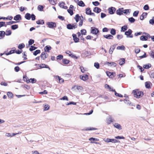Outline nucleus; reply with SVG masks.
Masks as SVG:
<instances>
[{"label": "nucleus", "instance_id": "1", "mask_svg": "<svg viewBox=\"0 0 154 154\" xmlns=\"http://www.w3.org/2000/svg\"><path fill=\"white\" fill-rule=\"evenodd\" d=\"M133 93L135 97L139 98L142 97L143 95V92L142 91H139L138 90H134L133 91Z\"/></svg>", "mask_w": 154, "mask_h": 154}, {"label": "nucleus", "instance_id": "2", "mask_svg": "<svg viewBox=\"0 0 154 154\" xmlns=\"http://www.w3.org/2000/svg\"><path fill=\"white\" fill-rule=\"evenodd\" d=\"M78 25L76 23H74L72 24H68L67 25V28L69 29H75L77 27Z\"/></svg>", "mask_w": 154, "mask_h": 154}, {"label": "nucleus", "instance_id": "3", "mask_svg": "<svg viewBox=\"0 0 154 154\" xmlns=\"http://www.w3.org/2000/svg\"><path fill=\"white\" fill-rule=\"evenodd\" d=\"M91 33L95 35H97V34L99 32L98 29L94 27H91Z\"/></svg>", "mask_w": 154, "mask_h": 154}, {"label": "nucleus", "instance_id": "4", "mask_svg": "<svg viewBox=\"0 0 154 154\" xmlns=\"http://www.w3.org/2000/svg\"><path fill=\"white\" fill-rule=\"evenodd\" d=\"M47 25H48V27L50 28H53L56 26V24L54 22H48L47 23Z\"/></svg>", "mask_w": 154, "mask_h": 154}, {"label": "nucleus", "instance_id": "5", "mask_svg": "<svg viewBox=\"0 0 154 154\" xmlns=\"http://www.w3.org/2000/svg\"><path fill=\"white\" fill-rule=\"evenodd\" d=\"M104 141L107 143L112 142V143H116L118 142V140L115 139L106 138L104 140Z\"/></svg>", "mask_w": 154, "mask_h": 154}, {"label": "nucleus", "instance_id": "6", "mask_svg": "<svg viewBox=\"0 0 154 154\" xmlns=\"http://www.w3.org/2000/svg\"><path fill=\"white\" fill-rule=\"evenodd\" d=\"M80 79L84 81L87 80L88 78V75L87 74H84L80 76Z\"/></svg>", "mask_w": 154, "mask_h": 154}, {"label": "nucleus", "instance_id": "7", "mask_svg": "<svg viewBox=\"0 0 154 154\" xmlns=\"http://www.w3.org/2000/svg\"><path fill=\"white\" fill-rule=\"evenodd\" d=\"M48 56V54H47V53H45V52H42L40 55L42 59L43 60H45Z\"/></svg>", "mask_w": 154, "mask_h": 154}, {"label": "nucleus", "instance_id": "8", "mask_svg": "<svg viewBox=\"0 0 154 154\" xmlns=\"http://www.w3.org/2000/svg\"><path fill=\"white\" fill-rule=\"evenodd\" d=\"M123 8H119L116 11V13L117 15H121L123 14Z\"/></svg>", "mask_w": 154, "mask_h": 154}, {"label": "nucleus", "instance_id": "9", "mask_svg": "<svg viewBox=\"0 0 154 154\" xmlns=\"http://www.w3.org/2000/svg\"><path fill=\"white\" fill-rule=\"evenodd\" d=\"M108 11H109V13L110 14H112L115 13L116 11V8L114 7H111L108 9Z\"/></svg>", "mask_w": 154, "mask_h": 154}, {"label": "nucleus", "instance_id": "10", "mask_svg": "<svg viewBox=\"0 0 154 154\" xmlns=\"http://www.w3.org/2000/svg\"><path fill=\"white\" fill-rule=\"evenodd\" d=\"M38 65L41 68H46L48 69L49 70H51V69L49 67L48 65L45 64H38Z\"/></svg>", "mask_w": 154, "mask_h": 154}, {"label": "nucleus", "instance_id": "11", "mask_svg": "<svg viewBox=\"0 0 154 154\" xmlns=\"http://www.w3.org/2000/svg\"><path fill=\"white\" fill-rule=\"evenodd\" d=\"M72 36L73 38V40L75 43L78 42H79V39L77 38V35L75 34H73Z\"/></svg>", "mask_w": 154, "mask_h": 154}, {"label": "nucleus", "instance_id": "12", "mask_svg": "<svg viewBox=\"0 0 154 154\" xmlns=\"http://www.w3.org/2000/svg\"><path fill=\"white\" fill-rule=\"evenodd\" d=\"M132 31L131 29H129L127 31H126L125 32V35H126L127 38H128L129 36L132 33Z\"/></svg>", "mask_w": 154, "mask_h": 154}, {"label": "nucleus", "instance_id": "13", "mask_svg": "<svg viewBox=\"0 0 154 154\" xmlns=\"http://www.w3.org/2000/svg\"><path fill=\"white\" fill-rule=\"evenodd\" d=\"M103 37L107 39H112L113 38V36L110 34H108L107 35H104L103 36Z\"/></svg>", "mask_w": 154, "mask_h": 154}, {"label": "nucleus", "instance_id": "14", "mask_svg": "<svg viewBox=\"0 0 154 154\" xmlns=\"http://www.w3.org/2000/svg\"><path fill=\"white\" fill-rule=\"evenodd\" d=\"M52 48L50 45L46 46L44 48L45 51L48 52H49V51Z\"/></svg>", "mask_w": 154, "mask_h": 154}, {"label": "nucleus", "instance_id": "15", "mask_svg": "<svg viewBox=\"0 0 154 154\" xmlns=\"http://www.w3.org/2000/svg\"><path fill=\"white\" fill-rule=\"evenodd\" d=\"M113 126L114 127L119 130H121L122 129L121 126L118 123H115L113 125Z\"/></svg>", "mask_w": 154, "mask_h": 154}, {"label": "nucleus", "instance_id": "16", "mask_svg": "<svg viewBox=\"0 0 154 154\" xmlns=\"http://www.w3.org/2000/svg\"><path fill=\"white\" fill-rule=\"evenodd\" d=\"M21 16L20 14H17L14 17V20L17 21L21 20Z\"/></svg>", "mask_w": 154, "mask_h": 154}, {"label": "nucleus", "instance_id": "17", "mask_svg": "<svg viewBox=\"0 0 154 154\" xmlns=\"http://www.w3.org/2000/svg\"><path fill=\"white\" fill-rule=\"evenodd\" d=\"M36 81V80L34 78H31L30 79L28 80V81H26V82L28 83L29 82H31L32 83H35Z\"/></svg>", "mask_w": 154, "mask_h": 154}, {"label": "nucleus", "instance_id": "18", "mask_svg": "<svg viewBox=\"0 0 154 154\" xmlns=\"http://www.w3.org/2000/svg\"><path fill=\"white\" fill-rule=\"evenodd\" d=\"M115 48V45H113L111 46L109 51V53L110 54H112Z\"/></svg>", "mask_w": 154, "mask_h": 154}, {"label": "nucleus", "instance_id": "19", "mask_svg": "<svg viewBox=\"0 0 154 154\" xmlns=\"http://www.w3.org/2000/svg\"><path fill=\"white\" fill-rule=\"evenodd\" d=\"M93 11L97 13H99L101 11V9L98 7H96L94 8Z\"/></svg>", "mask_w": 154, "mask_h": 154}, {"label": "nucleus", "instance_id": "20", "mask_svg": "<svg viewBox=\"0 0 154 154\" xmlns=\"http://www.w3.org/2000/svg\"><path fill=\"white\" fill-rule=\"evenodd\" d=\"M147 14L146 13V12H144L141 15L140 17V19L141 20H143L144 17H146V16Z\"/></svg>", "mask_w": 154, "mask_h": 154}, {"label": "nucleus", "instance_id": "21", "mask_svg": "<svg viewBox=\"0 0 154 154\" xmlns=\"http://www.w3.org/2000/svg\"><path fill=\"white\" fill-rule=\"evenodd\" d=\"M75 87H76V89L79 91L81 92L82 91L83 88L82 87V86H79L78 85H75L74 86V87L72 88H75Z\"/></svg>", "mask_w": 154, "mask_h": 154}, {"label": "nucleus", "instance_id": "22", "mask_svg": "<svg viewBox=\"0 0 154 154\" xmlns=\"http://www.w3.org/2000/svg\"><path fill=\"white\" fill-rule=\"evenodd\" d=\"M151 83L149 82H146L145 83V86L146 88H150V85Z\"/></svg>", "mask_w": 154, "mask_h": 154}, {"label": "nucleus", "instance_id": "23", "mask_svg": "<svg viewBox=\"0 0 154 154\" xmlns=\"http://www.w3.org/2000/svg\"><path fill=\"white\" fill-rule=\"evenodd\" d=\"M125 60L124 58H122L121 59L119 60V64L120 65H122L125 63Z\"/></svg>", "mask_w": 154, "mask_h": 154}, {"label": "nucleus", "instance_id": "24", "mask_svg": "<svg viewBox=\"0 0 154 154\" xmlns=\"http://www.w3.org/2000/svg\"><path fill=\"white\" fill-rule=\"evenodd\" d=\"M112 91L115 92V95L116 96L119 97H123V95L122 94H119L117 93L116 91L115 90H111Z\"/></svg>", "mask_w": 154, "mask_h": 154}, {"label": "nucleus", "instance_id": "25", "mask_svg": "<svg viewBox=\"0 0 154 154\" xmlns=\"http://www.w3.org/2000/svg\"><path fill=\"white\" fill-rule=\"evenodd\" d=\"M31 15L30 14L27 13L25 14V17L26 19L27 20H29L31 18Z\"/></svg>", "mask_w": 154, "mask_h": 154}, {"label": "nucleus", "instance_id": "26", "mask_svg": "<svg viewBox=\"0 0 154 154\" xmlns=\"http://www.w3.org/2000/svg\"><path fill=\"white\" fill-rule=\"evenodd\" d=\"M78 5L81 7H84L85 6L84 3L82 1L78 2Z\"/></svg>", "mask_w": 154, "mask_h": 154}, {"label": "nucleus", "instance_id": "27", "mask_svg": "<svg viewBox=\"0 0 154 154\" xmlns=\"http://www.w3.org/2000/svg\"><path fill=\"white\" fill-rule=\"evenodd\" d=\"M57 78H58V79L59 80V83H63L64 82V80L63 79L61 78L59 76H56V78L57 79Z\"/></svg>", "mask_w": 154, "mask_h": 154}, {"label": "nucleus", "instance_id": "28", "mask_svg": "<svg viewBox=\"0 0 154 154\" xmlns=\"http://www.w3.org/2000/svg\"><path fill=\"white\" fill-rule=\"evenodd\" d=\"M147 39V37L146 36L142 35L140 37V40L142 41H146Z\"/></svg>", "mask_w": 154, "mask_h": 154}, {"label": "nucleus", "instance_id": "29", "mask_svg": "<svg viewBox=\"0 0 154 154\" xmlns=\"http://www.w3.org/2000/svg\"><path fill=\"white\" fill-rule=\"evenodd\" d=\"M62 62L63 64H67L69 63V61L66 59H62Z\"/></svg>", "mask_w": 154, "mask_h": 154}, {"label": "nucleus", "instance_id": "30", "mask_svg": "<svg viewBox=\"0 0 154 154\" xmlns=\"http://www.w3.org/2000/svg\"><path fill=\"white\" fill-rule=\"evenodd\" d=\"M151 66V65L150 63H148L147 64H145L143 66V67L144 69H148L149 68H150Z\"/></svg>", "mask_w": 154, "mask_h": 154}, {"label": "nucleus", "instance_id": "31", "mask_svg": "<svg viewBox=\"0 0 154 154\" xmlns=\"http://www.w3.org/2000/svg\"><path fill=\"white\" fill-rule=\"evenodd\" d=\"M38 24H44V22L43 20H38L36 22Z\"/></svg>", "mask_w": 154, "mask_h": 154}, {"label": "nucleus", "instance_id": "32", "mask_svg": "<svg viewBox=\"0 0 154 154\" xmlns=\"http://www.w3.org/2000/svg\"><path fill=\"white\" fill-rule=\"evenodd\" d=\"M117 49L118 50H125V47L123 45H122L121 46H119L117 47Z\"/></svg>", "mask_w": 154, "mask_h": 154}, {"label": "nucleus", "instance_id": "33", "mask_svg": "<svg viewBox=\"0 0 154 154\" xmlns=\"http://www.w3.org/2000/svg\"><path fill=\"white\" fill-rule=\"evenodd\" d=\"M51 4L52 5H55L56 4L57 0H48Z\"/></svg>", "mask_w": 154, "mask_h": 154}, {"label": "nucleus", "instance_id": "34", "mask_svg": "<svg viewBox=\"0 0 154 154\" xmlns=\"http://www.w3.org/2000/svg\"><path fill=\"white\" fill-rule=\"evenodd\" d=\"M50 106L48 104H45L44 106V111H47L49 109Z\"/></svg>", "mask_w": 154, "mask_h": 154}, {"label": "nucleus", "instance_id": "35", "mask_svg": "<svg viewBox=\"0 0 154 154\" xmlns=\"http://www.w3.org/2000/svg\"><path fill=\"white\" fill-rule=\"evenodd\" d=\"M25 46V45L24 44H23V43L20 44H19V45H18V48L19 49L21 50L22 49H23V48H24Z\"/></svg>", "mask_w": 154, "mask_h": 154}, {"label": "nucleus", "instance_id": "36", "mask_svg": "<svg viewBox=\"0 0 154 154\" xmlns=\"http://www.w3.org/2000/svg\"><path fill=\"white\" fill-rule=\"evenodd\" d=\"M7 94L8 97L10 98H12L13 97V94L11 92H8L7 93Z\"/></svg>", "mask_w": 154, "mask_h": 154}, {"label": "nucleus", "instance_id": "37", "mask_svg": "<svg viewBox=\"0 0 154 154\" xmlns=\"http://www.w3.org/2000/svg\"><path fill=\"white\" fill-rule=\"evenodd\" d=\"M128 29V27L127 26H124L121 28V31L124 32L127 30Z\"/></svg>", "mask_w": 154, "mask_h": 154}, {"label": "nucleus", "instance_id": "38", "mask_svg": "<svg viewBox=\"0 0 154 154\" xmlns=\"http://www.w3.org/2000/svg\"><path fill=\"white\" fill-rule=\"evenodd\" d=\"M110 33L112 35H115L116 34V30L115 29L112 28L111 30Z\"/></svg>", "mask_w": 154, "mask_h": 154}, {"label": "nucleus", "instance_id": "39", "mask_svg": "<svg viewBox=\"0 0 154 154\" xmlns=\"http://www.w3.org/2000/svg\"><path fill=\"white\" fill-rule=\"evenodd\" d=\"M128 20L129 22L131 23H134L135 21V19L133 17L129 18Z\"/></svg>", "mask_w": 154, "mask_h": 154}, {"label": "nucleus", "instance_id": "40", "mask_svg": "<svg viewBox=\"0 0 154 154\" xmlns=\"http://www.w3.org/2000/svg\"><path fill=\"white\" fill-rule=\"evenodd\" d=\"M40 53V50H37L33 52V54L35 56L37 55L38 54Z\"/></svg>", "mask_w": 154, "mask_h": 154}, {"label": "nucleus", "instance_id": "41", "mask_svg": "<svg viewBox=\"0 0 154 154\" xmlns=\"http://www.w3.org/2000/svg\"><path fill=\"white\" fill-rule=\"evenodd\" d=\"M149 23L152 25L154 24V17H152V19L149 20Z\"/></svg>", "mask_w": 154, "mask_h": 154}, {"label": "nucleus", "instance_id": "42", "mask_svg": "<svg viewBox=\"0 0 154 154\" xmlns=\"http://www.w3.org/2000/svg\"><path fill=\"white\" fill-rule=\"evenodd\" d=\"M18 28V25H12L11 26V29L13 30H15Z\"/></svg>", "mask_w": 154, "mask_h": 154}, {"label": "nucleus", "instance_id": "43", "mask_svg": "<svg viewBox=\"0 0 154 154\" xmlns=\"http://www.w3.org/2000/svg\"><path fill=\"white\" fill-rule=\"evenodd\" d=\"M110 65H109V66H112L114 67H116V64L114 62H111L110 63Z\"/></svg>", "mask_w": 154, "mask_h": 154}, {"label": "nucleus", "instance_id": "44", "mask_svg": "<svg viewBox=\"0 0 154 154\" xmlns=\"http://www.w3.org/2000/svg\"><path fill=\"white\" fill-rule=\"evenodd\" d=\"M37 48L36 47H35L33 46H30V47L29 48V50L30 51H33L35 50V49H36Z\"/></svg>", "mask_w": 154, "mask_h": 154}, {"label": "nucleus", "instance_id": "45", "mask_svg": "<svg viewBox=\"0 0 154 154\" xmlns=\"http://www.w3.org/2000/svg\"><path fill=\"white\" fill-rule=\"evenodd\" d=\"M149 54L150 56L153 59H154V51H151Z\"/></svg>", "mask_w": 154, "mask_h": 154}, {"label": "nucleus", "instance_id": "46", "mask_svg": "<svg viewBox=\"0 0 154 154\" xmlns=\"http://www.w3.org/2000/svg\"><path fill=\"white\" fill-rule=\"evenodd\" d=\"M63 56L62 55H59L57 56V60H61L63 59Z\"/></svg>", "mask_w": 154, "mask_h": 154}, {"label": "nucleus", "instance_id": "47", "mask_svg": "<svg viewBox=\"0 0 154 154\" xmlns=\"http://www.w3.org/2000/svg\"><path fill=\"white\" fill-rule=\"evenodd\" d=\"M5 26L6 27V25L5 24V22H0V28Z\"/></svg>", "mask_w": 154, "mask_h": 154}, {"label": "nucleus", "instance_id": "48", "mask_svg": "<svg viewBox=\"0 0 154 154\" xmlns=\"http://www.w3.org/2000/svg\"><path fill=\"white\" fill-rule=\"evenodd\" d=\"M94 66L97 69H98L100 67V64L99 63L97 62H95L94 63Z\"/></svg>", "mask_w": 154, "mask_h": 154}, {"label": "nucleus", "instance_id": "49", "mask_svg": "<svg viewBox=\"0 0 154 154\" xmlns=\"http://www.w3.org/2000/svg\"><path fill=\"white\" fill-rule=\"evenodd\" d=\"M43 8L42 5H39L38 7V9L39 11H42L43 10Z\"/></svg>", "mask_w": 154, "mask_h": 154}, {"label": "nucleus", "instance_id": "50", "mask_svg": "<svg viewBox=\"0 0 154 154\" xmlns=\"http://www.w3.org/2000/svg\"><path fill=\"white\" fill-rule=\"evenodd\" d=\"M89 140L90 141H92V140L95 141H98L99 140V139H97V138H93V137H91L89 139Z\"/></svg>", "mask_w": 154, "mask_h": 154}, {"label": "nucleus", "instance_id": "51", "mask_svg": "<svg viewBox=\"0 0 154 154\" xmlns=\"http://www.w3.org/2000/svg\"><path fill=\"white\" fill-rule=\"evenodd\" d=\"M67 11L71 16L73 14V12L72 9H69L67 10Z\"/></svg>", "mask_w": 154, "mask_h": 154}, {"label": "nucleus", "instance_id": "52", "mask_svg": "<svg viewBox=\"0 0 154 154\" xmlns=\"http://www.w3.org/2000/svg\"><path fill=\"white\" fill-rule=\"evenodd\" d=\"M34 40L33 39H30L28 42L29 45H31L33 43H34Z\"/></svg>", "mask_w": 154, "mask_h": 154}, {"label": "nucleus", "instance_id": "53", "mask_svg": "<svg viewBox=\"0 0 154 154\" xmlns=\"http://www.w3.org/2000/svg\"><path fill=\"white\" fill-rule=\"evenodd\" d=\"M139 11H134L133 13V16L134 17H137L139 13Z\"/></svg>", "mask_w": 154, "mask_h": 154}, {"label": "nucleus", "instance_id": "54", "mask_svg": "<svg viewBox=\"0 0 154 154\" xmlns=\"http://www.w3.org/2000/svg\"><path fill=\"white\" fill-rule=\"evenodd\" d=\"M107 75L111 78H112L111 72H106Z\"/></svg>", "mask_w": 154, "mask_h": 154}, {"label": "nucleus", "instance_id": "55", "mask_svg": "<svg viewBox=\"0 0 154 154\" xmlns=\"http://www.w3.org/2000/svg\"><path fill=\"white\" fill-rule=\"evenodd\" d=\"M86 14H87V13H92L91 11L90 8H87L86 9Z\"/></svg>", "mask_w": 154, "mask_h": 154}, {"label": "nucleus", "instance_id": "56", "mask_svg": "<svg viewBox=\"0 0 154 154\" xmlns=\"http://www.w3.org/2000/svg\"><path fill=\"white\" fill-rule=\"evenodd\" d=\"M92 4L95 6H97L100 4V3L98 1H95L93 2Z\"/></svg>", "mask_w": 154, "mask_h": 154}, {"label": "nucleus", "instance_id": "57", "mask_svg": "<svg viewBox=\"0 0 154 154\" xmlns=\"http://www.w3.org/2000/svg\"><path fill=\"white\" fill-rule=\"evenodd\" d=\"M60 100H66L67 101L69 100L67 98V97L66 96H64L63 97L61 98L60 99Z\"/></svg>", "mask_w": 154, "mask_h": 154}, {"label": "nucleus", "instance_id": "58", "mask_svg": "<svg viewBox=\"0 0 154 154\" xmlns=\"http://www.w3.org/2000/svg\"><path fill=\"white\" fill-rule=\"evenodd\" d=\"M6 33H5V35L7 36H8L11 35V32L10 30L8 31H6Z\"/></svg>", "mask_w": 154, "mask_h": 154}, {"label": "nucleus", "instance_id": "59", "mask_svg": "<svg viewBox=\"0 0 154 154\" xmlns=\"http://www.w3.org/2000/svg\"><path fill=\"white\" fill-rule=\"evenodd\" d=\"M81 32L82 35H85L86 34V31L85 29H82L81 30Z\"/></svg>", "mask_w": 154, "mask_h": 154}, {"label": "nucleus", "instance_id": "60", "mask_svg": "<svg viewBox=\"0 0 154 154\" xmlns=\"http://www.w3.org/2000/svg\"><path fill=\"white\" fill-rule=\"evenodd\" d=\"M5 32L4 31H0V36L4 37L5 36Z\"/></svg>", "mask_w": 154, "mask_h": 154}, {"label": "nucleus", "instance_id": "61", "mask_svg": "<svg viewBox=\"0 0 154 154\" xmlns=\"http://www.w3.org/2000/svg\"><path fill=\"white\" fill-rule=\"evenodd\" d=\"M14 53V50H12L10 51L8 53H6V55H10L11 54H12Z\"/></svg>", "mask_w": 154, "mask_h": 154}, {"label": "nucleus", "instance_id": "62", "mask_svg": "<svg viewBox=\"0 0 154 154\" xmlns=\"http://www.w3.org/2000/svg\"><path fill=\"white\" fill-rule=\"evenodd\" d=\"M143 9L145 10H148L149 9V6L148 5H145L143 7Z\"/></svg>", "mask_w": 154, "mask_h": 154}, {"label": "nucleus", "instance_id": "63", "mask_svg": "<svg viewBox=\"0 0 154 154\" xmlns=\"http://www.w3.org/2000/svg\"><path fill=\"white\" fill-rule=\"evenodd\" d=\"M31 18L32 20H34L35 19V16L33 14H32L31 15Z\"/></svg>", "mask_w": 154, "mask_h": 154}, {"label": "nucleus", "instance_id": "64", "mask_svg": "<svg viewBox=\"0 0 154 154\" xmlns=\"http://www.w3.org/2000/svg\"><path fill=\"white\" fill-rule=\"evenodd\" d=\"M123 38V35H117V38L119 40L122 39Z\"/></svg>", "mask_w": 154, "mask_h": 154}]
</instances>
